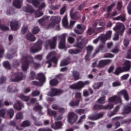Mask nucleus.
<instances>
[{
    "instance_id": "nucleus-33",
    "label": "nucleus",
    "mask_w": 131,
    "mask_h": 131,
    "mask_svg": "<svg viewBox=\"0 0 131 131\" xmlns=\"http://www.w3.org/2000/svg\"><path fill=\"white\" fill-rule=\"evenodd\" d=\"M118 110H119V107L118 106H116L114 110V112H109L108 113V116L111 117V116H113L116 114V112H118Z\"/></svg>"
},
{
    "instance_id": "nucleus-50",
    "label": "nucleus",
    "mask_w": 131,
    "mask_h": 131,
    "mask_svg": "<svg viewBox=\"0 0 131 131\" xmlns=\"http://www.w3.org/2000/svg\"><path fill=\"white\" fill-rule=\"evenodd\" d=\"M39 28H38V27H35L34 28L32 32L33 33H34V34H36V33H37L38 32H39Z\"/></svg>"
},
{
    "instance_id": "nucleus-24",
    "label": "nucleus",
    "mask_w": 131,
    "mask_h": 131,
    "mask_svg": "<svg viewBox=\"0 0 131 131\" xmlns=\"http://www.w3.org/2000/svg\"><path fill=\"white\" fill-rule=\"evenodd\" d=\"M56 41L57 37L55 36L52 39V40H49L48 41V43H49L50 46V48L51 49H55L56 48V45H57V43H56Z\"/></svg>"
},
{
    "instance_id": "nucleus-27",
    "label": "nucleus",
    "mask_w": 131,
    "mask_h": 131,
    "mask_svg": "<svg viewBox=\"0 0 131 131\" xmlns=\"http://www.w3.org/2000/svg\"><path fill=\"white\" fill-rule=\"evenodd\" d=\"M23 2V0H13V6H14L15 8H17V9H20L22 6Z\"/></svg>"
},
{
    "instance_id": "nucleus-60",
    "label": "nucleus",
    "mask_w": 131,
    "mask_h": 131,
    "mask_svg": "<svg viewBox=\"0 0 131 131\" xmlns=\"http://www.w3.org/2000/svg\"><path fill=\"white\" fill-rule=\"evenodd\" d=\"M114 55H112L111 53H108L104 55V58H113Z\"/></svg>"
},
{
    "instance_id": "nucleus-64",
    "label": "nucleus",
    "mask_w": 131,
    "mask_h": 131,
    "mask_svg": "<svg viewBox=\"0 0 131 131\" xmlns=\"http://www.w3.org/2000/svg\"><path fill=\"white\" fill-rule=\"evenodd\" d=\"M126 57L127 58V59H131V50L128 51Z\"/></svg>"
},
{
    "instance_id": "nucleus-25",
    "label": "nucleus",
    "mask_w": 131,
    "mask_h": 131,
    "mask_svg": "<svg viewBox=\"0 0 131 131\" xmlns=\"http://www.w3.org/2000/svg\"><path fill=\"white\" fill-rule=\"evenodd\" d=\"M112 60L110 59L100 60L98 64V67H104V66L107 65V64H110Z\"/></svg>"
},
{
    "instance_id": "nucleus-21",
    "label": "nucleus",
    "mask_w": 131,
    "mask_h": 131,
    "mask_svg": "<svg viewBox=\"0 0 131 131\" xmlns=\"http://www.w3.org/2000/svg\"><path fill=\"white\" fill-rule=\"evenodd\" d=\"M66 34H63L61 36L60 41H59L58 48L62 49L65 48V42L66 41Z\"/></svg>"
},
{
    "instance_id": "nucleus-37",
    "label": "nucleus",
    "mask_w": 131,
    "mask_h": 131,
    "mask_svg": "<svg viewBox=\"0 0 131 131\" xmlns=\"http://www.w3.org/2000/svg\"><path fill=\"white\" fill-rule=\"evenodd\" d=\"M72 73L75 80H78V79H79V73L77 72L76 71H73Z\"/></svg>"
},
{
    "instance_id": "nucleus-61",
    "label": "nucleus",
    "mask_w": 131,
    "mask_h": 131,
    "mask_svg": "<svg viewBox=\"0 0 131 131\" xmlns=\"http://www.w3.org/2000/svg\"><path fill=\"white\" fill-rule=\"evenodd\" d=\"M66 11V6H63L60 10V14L61 15H63L65 11Z\"/></svg>"
},
{
    "instance_id": "nucleus-55",
    "label": "nucleus",
    "mask_w": 131,
    "mask_h": 131,
    "mask_svg": "<svg viewBox=\"0 0 131 131\" xmlns=\"http://www.w3.org/2000/svg\"><path fill=\"white\" fill-rule=\"evenodd\" d=\"M101 37H102V36L100 35V36H99L97 38L93 40V43L96 44L98 42V41H99V40H100L101 41H102V39H101Z\"/></svg>"
},
{
    "instance_id": "nucleus-19",
    "label": "nucleus",
    "mask_w": 131,
    "mask_h": 131,
    "mask_svg": "<svg viewBox=\"0 0 131 131\" xmlns=\"http://www.w3.org/2000/svg\"><path fill=\"white\" fill-rule=\"evenodd\" d=\"M112 34V31H108L106 32V35L102 34L101 35V42H105L107 39L111 38V35Z\"/></svg>"
},
{
    "instance_id": "nucleus-47",
    "label": "nucleus",
    "mask_w": 131,
    "mask_h": 131,
    "mask_svg": "<svg viewBox=\"0 0 131 131\" xmlns=\"http://www.w3.org/2000/svg\"><path fill=\"white\" fill-rule=\"evenodd\" d=\"M128 77H129V74H125V75H123V76H122L121 77V79H122V80H125L127 79V78H128Z\"/></svg>"
},
{
    "instance_id": "nucleus-38",
    "label": "nucleus",
    "mask_w": 131,
    "mask_h": 131,
    "mask_svg": "<svg viewBox=\"0 0 131 131\" xmlns=\"http://www.w3.org/2000/svg\"><path fill=\"white\" fill-rule=\"evenodd\" d=\"M113 20H116L117 21L121 20V21L124 22V21H125V15H120L119 16L113 18Z\"/></svg>"
},
{
    "instance_id": "nucleus-32",
    "label": "nucleus",
    "mask_w": 131,
    "mask_h": 131,
    "mask_svg": "<svg viewBox=\"0 0 131 131\" xmlns=\"http://www.w3.org/2000/svg\"><path fill=\"white\" fill-rule=\"evenodd\" d=\"M23 10L25 12H27L28 13H33V9L31 6L28 5L27 7H24Z\"/></svg>"
},
{
    "instance_id": "nucleus-53",
    "label": "nucleus",
    "mask_w": 131,
    "mask_h": 131,
    "mask_svg": "<svg viewBox=\"0 0 131 131\" xmlns=\"http://www.w3.org/2000/svg\"><path fill=\"white\" fill-rule=\"evenodd\" d=\"M5 53V50L2 47H0V57L2 58L3 56H4V54Z\"/></svg>"
},
{
    "instance_id": "nucleus-46",
    "label": "nucleus",
    "mask_w": 131,
    "mask_h": 131,
    "mask_svg": "<svg viewBox=\"0 0 131 131\" xmlns=\"http://www.w3.org/2000/svg\"><path fill=\"white\" fill-rule=\"evenodd\" d=\"M3 66L5 68H7V69H10V63H9L8 61H5L3 63Z\"/></svg>"
},
{
    "instance_id": "nucleus-1",
    "label": "nucleus",
    "mask_w": 131,
    "mask_h": 131,
    "mask_svg": "<svg viewBox=\"0 0 131 131\" xmlns=\"http://www.w3.org/2000/svg\"><path fill=\"white\" fill-rule=\"evenodd\" d=\"M121 96H123L126 101H128L129 99L128 97V94H127L126 90H123L117 93V96H114L108 99V101L112 102L115 104H117V103H121V98H120Z\"/></svg>"
},
{
    "instance_id": "nucleus-62",
    "label": "nucleus",
    "mask_w": 131,
    "mask_h": 131,
    "mask_svg": "<svg viewBox=\"0 0 131 131\" xmlns=\"http://www.w3.org/2000/svg\"><path fill=\"white\" fill-rule=\"evenodd\" d=\"M87 33L89 35H92V34L94 33V30L92 29V28H89L88 30Z\"/></svg>"
},
{
    "instance_id": "nucleus-10",
    "label": "nucleus",
    "mask_w": 131,
    "mask_h": 131,
    "mask_svg": "<svg viewBox=\"0 0 131 131\" xmlns=\"http://www.w3.org/2000/svg\"><path fill=\"white\" fill-rule=\"evenodd\" d=\"M51 20L52 22L49 25L48 28H52L56 24H59V23L61 21V17L59 16H52Z\"/></svg>"
},
{
    "instance_id": "nucleus-58",
    "label": "nucleus",
    "mask_w": 131,
    "mask_h": 131,
    "mask_svg": "<svg viewBox=\"0 0 131 131\" xmlns=\"http://www.w3.org/2000/svg\"><path fill=\"white\" fill-rule=\"evenodd\" d=\"M35 76V73L34 72H31L30 74V79H34Z\"/></svg>"
},
{
    "instance_id": "nucleus-14",
    "label": "nucleus",
    "mask_w": 131,
    "mask_h": 131,
    "mask_svg": "<svg viewBox=\"0 0 131 131\" xmlns=\"http://www.w3.org/2000/svg\"><path fill=\"white\" fill-rule=\"evenodd\" d=\"M64 93V91L61 90H57L56 89H52L51 92L48 94V96L49 97H54L55 96H59Z\"/></svg>"
},
{
    "instance_id": "nucleus-56",
    "label": "nucleus",
    "mask_w": 131,
    "mask_h": 131,
    "mask_svg": "<svg viewBox=\"0 0 131 131\" xmlns=\"http://www.w3.org/2000/svg\"><path fill=\"white\" fill-rule=\"evenodd\" d=\"M121 83L120 82H114L113 83V86L115 88L116 86H120Z\"/></svg>"
},
{
    "instance_id": "nucleus-29",
    "label": "nucleus",
    "mask_w": 131,
    "mask_h": 131,
    "mask_svg": "<svg viewBox=\"0 0 131 131\" xmlns=\"http://www.w3.org/2000/svg\"><path fill=\"white\" fill-rule=\"evenodd\" d=\"M14 108L15 109H17V110H21L22 109V107H23V104L21 103L19 101H17L16 103H15L14 106Z\"/></svg>"
},
{
    "instance_id": "nucleus-16",
    "label": "nucleus",
    "mask_w": 131,
    "mask_h": 131,
    "mask_svg": "<svg viewBox=\"0 0 131 131\" xmlns=\"http://www.w3.org/2000/svg\"><path fill=\"white\" fill-rule=\"evenodd\" d=\"M85 26L82 25H77L76 28L74 30V32L77 34H81L83 33V31L85 30Z\"/></svg>"
},
{
    "instance_id": "nucleus-15",
    "label": "nucleus",
    "mask_w": 131,
    "mask_h": 131,
    "mask_svg": "<svg viewBox=\"0 0 131 131\" xmlns=\"http://www.w3.org/2000/svg\"><path fill=\"white\" fill-rule=\"evenodd\" d=\"M25 78V76L21 73L15 74L14 77H12L11 81H20Z\"/></svg>"
},
{
    "instance_id": "nucleus-31",
    "label": "nucleus",
    "mask_w": 131,
    "mask_h": 131,
    "mask_svg": "<svg viewBox=\"0 0 131 131\" xmlns=\"http://www.w3.org/2000/svg\"><path fill=\"white\" fill-rule=\"evenodd\" d=\"M52 109H54V110H59L60 113H64L65 112V109H64L63 108H59V106L58 105H57L56 104H53L52 106Z\"/></svg>"
},
{
    "instance_id": "nucleus-34",
    "label": "nucleus",
    "mask_w": 131,
    "mask_h": 131,
    "mask_svg": "<svg viewBox=\"0 0 131 131\" xmlns=\"http://www.w3.org/2000/svg\"><path fill=\"white\" fill-rule=\"evenodd\" d=\"M27 39L28 40H31V41H34V40H35L36 38L35 37H34V36H33L32 34H31V33H29L27 35Z\"/></svg>"
},
{
    "instance_id": "nucleus-8",
    "label": "nucleus",
    "mask_w": 131,
    "mask_h": 131,
    "mask_svg": "<svg viewBox=\"0 0 131 131\" xmlns=\"http://www.w3.org/2000/svg\"><path fill=\"white\" fill-rule=\"evenodd\" d=\"M38 79L39 82H38L37 81H34L33 82V84L35 85H39V86H41V85H42V83L46 82V77L42 73H39L38 74Z\"/></svg>"
},
{
    "instance_id": "nucleus-41",
    "label": "nucleus",
    "mask_w": 131,
    "mask_h": 131,
    "mask_svg": "<svg viewBox=\"0 0 131 131\" xmlns=\"http://www.w3.org/2000/svg\"><path fill=\"white\" fill-rule=\"evenodd\" d=\"M69 62L67 60H62L60 62V66L62 67V66H66V65H68Z\"/></svg>"
},
{
    "instance_id": "nucleus-13",
    "label": "nucleus",
    "mask_w": 131,
    "mask_h": 131,
    "mask_svg": "<svg viewBox=\"0 0 131 131\" xmlns=\"http://www.w3.org/2000/svg\"><path fill=\"white\" fill-rule=\"evenodd\" d=\"M78 118V117L76 114H74V113H70L68 116V121L71 124H73V123L77 120Z\"/></svg>"
},
{
    "instance_id": "nucleus-49",
    "label": "nucleus",
    "mask_w": 131,
    "mask_h": 131,
    "mask_svg": "<svg viewBox=\"0 0 131 131\" xmlns=\"http://www.w3.org/2000/svg\"><path fill=\"white\" fill-rule=\"evenodd\" d=\"M117 14V13L116 12H113L112 14H110L109 13H107L106 18H112V17H114V16H116Z\"/></svg>"
},
{
    "instance_id": "nucleus-12",
    "label": "nucleus",
    "mask_w": 131,
    "mask_h": 131,
    "mask_svg": "<svg viewBox=\"0 0 131 131\" xmlns=\"http://www.w3.org/2000/svg\"><path fill=\"white\" fill-rule=\"evenodd\" d=\"M42 45V41L41 40H39L36 42L35 46L31 48V53H37L41 50V45Z\"/></svg>"
},
{
    "instance_id": "nucleus-17",
    "label": "nucleus",
    "mask_w": 131,
    "mask_h": 131,
    "mask_svg": "<svg viewBox=\"0 0 131 131\" xmlns=\"http://www.w3.org/2000/svg\"><path fill=\"white\" fill-rule=\"evenodd\" d=\"M47 112L51 116H54L55 120H60L63 118L62 115L58 116V114L56 112L52 111V110H48Z\"/></svg>"
},
{
    "instance_id": "nucleus-26",
    "label": "nucleus",
    "mask_w": 131,
    "mask_h": 131,
    "mask_svg": "<svg viewBox=\"0 0 131 131\" xmlns=\"http://www.w3.org/2000/svg\"><path fill=\"white\" fill-rule=\"evenodd\" d=\"M93 50H94V48L92 46H89L87 47V55L85 56V57L86 61H89V60H90V59L89 58H90V54L92 53V51H93Z\"/></svg>"
},
{
    "instance_id": "nucleus-57",
    "label": "nucleus",
    "mask_w": 131,
    "mask_h": 131,
    "mask_svg": "<svg viewBox=\"0 0 131 131\" xmlns=\"http://www.w3.org/2000/svg\"><path fill=\"white\" fill-rule=\"evenodd\" d=\"M49 8L51 9V10H57V9H59L60 8V6L56 5L55 6H49Z\"/></svg>"
},
{
    "instance_id": "nucleus-11",
    "label": "nucleus",
    "mask_w": 131,
    "mask_h": 131,
    "mask_svg": "<svg viewBox=\"0 0 131 131\" xmlns=\"http://www.w3.org/2000/svg\"><path fill=\"white\" fill-rule=\"evenodd\" d=\"M29 60L32 61V58L30 57H26L23 59L24 62L22 64L21 68L23 71H26V70L28 69V64H29V63H31V61H29Z\"/></svg>"
},
{
    "instance_id": "nucleus-39",
    "label": "nucleus",
    "mask_w": 131,
    "mask_h": 131,
    "mask_svg": "<svg viewBox=\"0 0 131 131\" xmlns=\"http://www.w3.org/2000/svg\"><path fill=\"white\" fill-rule=\"evenodd\" d=\"M103 86V82H100L95 83L93 85V89H94V90H98V89H99V88H101V86Z\"/></svg>"
},
{
    "instance_id": "nucleus-40",
    "label": "nucleus",
    "mask_w": 131,
    "mask_h": 131,
    "mask_svg": "<svg viewBox=\"0 0 131 131\" xmlns=\"http://www.w3.org/2000/svg\"><path fill=\"white\" fill-rule=\"evenodd\" d=\"M98 103L99 104H104L105 103V97L103 96L102 97H100L98 100Z\"/></svg>"
},
{
    "instance_id": "nucleus-51",
    "label": "nucleus",
    "mask_w": 131,
    "mask_h": 131,
    "mask_svg": "<svg viewBox=\"0 0 131 131\" xmlns=\"http://www.w3.org/2000/svg\"><path fill=\"white\" fill-rule=\"evenodd\" d=\"M34 110H35V111H40L41 109H42V107L41 106L38 105V106H35L33 108Z\"/></svg>"
},
{
    "instance_id": "nucleus-9",
    "label": "nucleus",
    "mask_w": 131,
    "mask_h": 131,
    "mask_svg": "<svg viewBox=\"0 0 131 131\" xmlns=\"http://www.w3.org/2000/svg\"><path fill=\"white\" fill-rule=\"evenodd\" d=\"M28 3H31L35 8H39L41 9L45 8L46 7V4L45 3H40L38 2V0H27Z\"/></svg>"
},
{
    "instance_id": "nucleus-52",
    "label": "nucleus",
    "mask_w": 131,
    "mask_h": 131,
    "mask_svg": "<svg viewBox=\"0 0 131 131\" xmlns=\"http://www.w3.org/2000/svg\"><path fill=\"white\" fill-rule=\"evenodd\" d=\"M22 118H23V114L22 113H19L16 114L17 119H22Z\"/></svg>"
},
{
    "instance_id": "nucleus-44",
    "label": "nucleus",
    "mask_w": 131,
    "mask_h": 131,
    "mask_svg": "<svg viewBox=\"0 0 131 131\" xmlns=\"http://www.w3.org/2000/svg\"><path fill=\"white\" fill-rule=\"evenodd\" d=\"M29 125H30V122L28 121H24L21 125V126H24V127L29 126Z\"/></svg>"
},
{
    "instance_id": "nucleus-54",
    "label": "nucleus",
    "mask_w": 131,
    "mask_h": 131,
    "mask_svg": "<svg viewBox=\"0 0 131 131\" xmlns=\"http://www.w3.org/2000/svg\"><path fill=\"white\" fill-rule=\"evenodd\" d=\"M68 41L70 43H73V42L75 41V39H74V38L72 37H69L68 39Z\"/></svg>"
},
{
    "instance_id": "nucleus-20",
    "label": "nucleus",
    "mask_w": 131,
    "mask_h": 131,
    "mask_svg": "<svg viewBox=\"0 0 131 131\" xmlns=\"http://www.w3.org/2000/svg\"><path fill=\"white\" fill-rule=\"evenodd\" d=\"M112 108H113V104L110 103L106 106H104L103 105H95L94 106L93 109L94 110H100V109H112Z\"/></svg>"
},
{
    "instance_id": "nucleus-3",
    "label": "nucleus",
    "mask_w": 131,
    "mask_h": 131,
    "mask_svg": "<svg viewBox=\"0 0 131 131\" xmlns=\"http://www.w3.org/2000/svg\"><path fill=\"white\" fill-rule=\"evenodd\" d=\"M125 29V27H124V25L123 24L120 23H117L116 26L113 28V30L116 32V33L115 34L113 40H117L119 37L118 34L122 35Z\"/></svg>"
},
{
    "instance_id": "nucleus-36",
    "label": "nucleus",
    "mask_w": 131,
    "mask_h": 131,
    "mask_svg": "<svg viewBox=\"0 0 131 131\" xmlns=\"http://www.w3.org/2000/svg\"><path fill=\"white\" fill-rule=\"evenodd\" d=\"M92 94H93V90L89 89L88 91L84 90L83 95L84 97H88V96L92 95Z\"/></svg>"
},
{
    "instance_id": "nucleus-43",
    "label": "nucleus",
    "mask_w": 131,
    "mask_h": 131,
    "mask_svg": "<svg viewBox=\"0 0 131 131\" xmlns=\"http://www.w3.org/2000/svg\"><path fill=\"white\" fill-rule=\"evenodd\" d=\"M43 15V13L40 12L39 10H38L35 12V16L37 17V18H38L39 17H41Z\"/></svg>"
},
{
    "instance_id": "nucleus-63",
    "label": "nucleus",
    "mask_w": 131,
    "mask_h": 131,
    "mask_svg": "<svg viewBox=\"0 0 131 131\" xmlns=\"http://www.w3.org/2000/svg\"><path fill=\"white\" fill-rule=\"evenodd\" d=\"M39 95V91H34L33 92L32 95L33 97H36V96H38Z\"/></svg>"
},
{
    "instance_id": "nucleus-45",
    "label": "nucleus",
    "mask_w": 131,
    "mask_h": 131,
    "mask_svg": "<svg viewBox=\"0 0 131 131\" xmlns=\"http://www.w3.org/2000/svg\"><path fill=\"white\" fill-rule=\"evenodd\" d=\"M20 98L23 101H25V102H27L28 100H29V97L28 96H25L24 95H21L20 96Z\"/></svg>"
},
{
    "instance_id": "nucleus-2",
    "label": "nucleus",
    "mask_w": 131,
    "mask_h": 131,
    "mask_svg": "<svg viewBox=\"0 0 131 131\" xmlns=\"http://www.w3.org/2000/svg\"><path fill=\"white\" fill-rule=\"evenodd\" d=\"M84 38L79 36L77 38V42H76L74 47H76L78 48V50H72L70 49L69 50V54H71L73 55V54H78L82 49V47L85 45V42H84Z\"/></svg>"
},
{
    "instance_id": "nucleus-22",
    "label": "nucleus",
    "mask_w": 131,
    "mask_h": 131,
    "mask_svg": "<svg viewBox=\"0 0 131 131\" xmlns=\"http://www.w3.org/2000/svg\"><path fill=\"white\" fill-rule=\"evenodd\" d=\"M63 77V75L60 74L58 76V77L55 78L53 79H52L50 81V85H57V84H58V83L60 82V77Z\"/></svg>"
},
{
    "instance_id": "nucleus-7",
    "label": "nucleus",
    "mask_w": 131,
    "mask_h": 131,
    "mask_svg": "<svg viewBox=\"0 0 131 131\" xmlns=\"http://www.w3.org/2000/svg\"><path fill=\"white\" fill-rule=\"evenodd\" d=\"M62 23L63 27L70 29L71 28H72L73 26H74V24L76 23V21L71 20L70 25H68V19H67V15H66L62 19Z\"/></svg>"
},
{
    "instance_id": "nucleus-28",
    "label": "nucleus",
    "mask_w": 131,
    "mask_h": 131,
    "mask_svg": "<svg viewBox=\"0 0 131 131\" xmlns=\"http://www.w3.org/2000/svg\"><path fill=\"white\" fill-rule=\"evenodd\" d=\"M10 26L12 30H18L19 29V25H18V22L16 21H11L10 23Z\"/></svg>"
},
{
    "instance_id": "nucleus-59",
    "label": "nucleus",
    "mask_w": 131,
    "mask_h": 131,
    "mask_svg": "<svg viewBox=\"0 0 131 131\" xmlns=\"http://www.w3.org/2000/svg\"><path fill=\"white\" fill-rule=\"evenodd\" d=\"M127 11L129 15H131V2L129 3L128 6L127 7Z\"/></svg>"
},
{
    "instance_id": "nucleus-30",
    "label": "nucleus",
    "mask_w": 131,
    "mask_h": 131,
    "mask_svg": "<svg viewBox=\"0 0 131 131\" xmlns=\"http://www.w3.org/2000/svg\"><path fill=\"white\" fill-rule=\"evenodd\" d=\"M63 125V123L61 122H56L55 124L52 125V128L54 129L60 128Z\"/></svg>"
},
{
    "instance_id": "nucleus-6",
    "label": "nucleus",
    "mask_w": 131,
    "mask_h": 131,
    "mask_svg": "<svg viewBox=\"0 0 131 131\" xmlns=\"http://www.w3.org/2000/svg\"><path fill=\"white\" fill-rule=\"evenodd\" d=\"M88 84H90L89 81H85V82L80 81L76 84L71 85L70 88L72 90H81L84 88V85H88Z\"/></svg>"
},
{
    "instance_id": "nucleus-5",
    "label": "nucleus",
    "mask_w": 131,
    "mask_h": 131,
    "mask_svg": "<svg viewBox=\"0 0 131 131\" xmlns=\"http://www.w3.org/2000/svg\"><path fill=\"white\" fill-rule=\"evenodd\" d=\"M47 61L46 63L49 64L48 66V68H50V67H52V63H53L54 65V67H57V64L58 63V59L55 57H54V53L51 52L47 56Z\"/></svg>"
},
{
    "instance_id": "nucleus-23",
    "label": "nucleus",
    "mask_w": 131,
    "mask_h": 131,
    "mask_svg": "<svg viewBox=\"0 0 131 131\" xmlns=\"http://www.w3.org/2000/svg\"><path fill=\"white\" fill-rule=\"evenodd\" d=\"M70 16L71 18H72V19H74V20H77V19H79V18H80V15H79V14H78V13H74V9H71L70 12Z\"/></svg>"
},
{
    "instance_id": "nucleus-48",
    "label": "nucleus",
    "mask_w": 131,
    "mask_h": 131,
    "mask_svg": "<svg viewBox=\"0 0 131 131\" xmlns=\"http://www.w3.org/2000/svg\"><path fill=\"white\" fill-rule=\"evenodd\" d=\"M6 112H7V111H6V110L5 109L0 110V116H2V117H5Z\"/></svg>"
},
{
    "instance_id": "nucleus-42",
    "label": "nucleus",
    "mask_w": 131,
    "mask_h": 131,
    "mask_svg": "<svg viewBox=\"0 0 131 131\" xmlns=\"http://www.w3.org/2000/svg\"><path fill=\"white\" fill-rule=\"evenodd\" d=\"M8 115L10 116V118L14 116V111H13V109H10L8 111Z\"/></svg>"
},
{
    "instance_id": "nucleus-18",
    "label": "nucleus",
    "mask_w": 131,
    "mask_h": 131,
    "mask_svg": "<svg viewBox=\"0 0 131 131\" xmlns=\"http://www.w3.org/2000/svg\"><path fill=\"white\" fill-rule=\"evenodd\" d=\"M75 98L77 99V101H71L70 103V106H77L78 105V103H79V101H81V93H77L75 95Z\"/></svg>"
},
{
    "instance_id": "nucleus-4",
    "label": "nucleus",
    "mask_w": 131,
    "mask_h": 131,
    "mask_svg": "<svg viewBox=\"0 0 131 131\" xmlns=\"http://www.w3.org/2000/svg\"><path fill=\"white\" fill-rule=\"evenodd\" d=\"M124 65L125 66L123 67H119L117 68L114 73L116 75H119L120 73H122V72H124L125 71H128L129 69H130L131 66V62L128 60H125L124 62Z\"/></svg>"
},
{
    "instance_id": "nucleus-35",
    "label": "nucleus",
    "mask_w": 131,
    "mask_h": 131,
    "mask_svg": "<svg viewBox=\"0 0 131 131\" xmlns=\"http://www.w3.org/2000/svg\"><path fill=\"white\" fill-rule=\"evenodd\" d=\"M131 111V106L127 105L125 108H124L123 111V114H127V113H129Z\"/></svg>"
}]
</instances>
